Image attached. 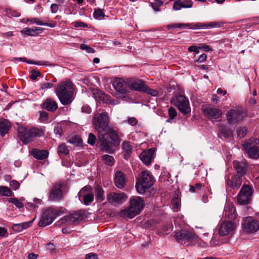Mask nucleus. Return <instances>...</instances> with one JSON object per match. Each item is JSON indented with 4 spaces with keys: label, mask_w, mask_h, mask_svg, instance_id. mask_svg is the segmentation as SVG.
<instances>
[{
    "label": "nucleus",
    "mask_w": 259,
    "mask_h": 259,
    "mask_svg": "<svg viewBox=\"0 0 259 259\" xmlns=\"http://www.w3.org/2000/svg\"><path fill=\"white\" fill-rule=\"evenodd\" d=\"M109 117L107 112L95 115L93 124L98 133L97 144L102 151L110 154L115 152L113 147L119 145L122 134L118 129L109 126Z\"/></svg>",
    "instance_id": "f257e3e1"
},
{
    "label": "nucleus",
    "mask_w": 259,
    "mask_h": 259,
    "mask_svg": "<svg viewBox=\"0 0 259 259\" xmlns=\"http://www.w3.org/2000/svg\"><path fill=\"white\" fill-rule=\"evenodd\" d=\"M56 94L63 105H67L73 100V84L71 81L62 82L56 89Z\"/></svg>",
    "instance_id": "f03ea898"
},
{
    "label": "nucleus",
    "mask_w": 259,
    "mask_h": 259,
    "mask_svg": "<svg viewBox=\"0 0 259 259\" xmlns=\"http://www.w3.org/2000/svg\"><path fill=\"white\" fill-rule=\"evenodd\" d=\"M144 207V200L139 196H132L130 199V206L120 211L121 217L132 219L140 213Z\"/></svg>",
    "instance_id": "7ed1b4c3"
},
{
    "label": "nucleus",
    "mask_w": 259,
    "mask_h": 259,
    "mask_svg": "<svg viewBox=\"0 0 259 259\" xmlns=\"http://www.w3.org/2000/svg\"><path fill=\"white\" fill-rule=\"evenodd\" d=\"M44 134L41 129L36 127L27 129L23 126H20L17 132L19 139L24 144L31 142L35 138L41 137Z\"/></svg>",
    "instance_id": "20e7f679"
},
{
    "label": "nucleus",
    "mask_w": 259,
    "mask_h": 259,
    "mask_svg": "<svg viewBox=\"0 0 259 259\" xmlns=\"http://www.w3.org/2000/svg\"><path fill=\"white\" fill-rule=\"evenodd\" d=\"M154 183L152 175L148 171H143L139 174L136 188L140 194H144L146 189L150 188Z\"/></svg>",
    "instance_id": "39448f33"
},
{
    "label": "nucleus",
    "mask_w": 259,
    "mask_h": 259,
    "mask_svg": "<svg viewBox=\"0 0 259 259\" xmlns=\"http://www.w3.org/2000/svg\"><path fill=\"white\" fill-rule=\"evenodd\" d=\"M170 102L182 114L187 115L190 113L191 108L189 101L185 96L180 94L176 95L170 99Z\"/></svg>",
    "instance_id": "423d86ee"
},
{
    "label": "nucleus",
    "mask_w": 259,
    "mask_h": 259,
    "mask_svg": "<svg viewBox=\"0 0 259 259\" xmlns=\"http://www.w3.org/2000/svg\"><path fill=\"white\" fill-rule=\"evenodd\" d=\"M244 151L250 158L257 159L259 157V139L252 138L242 145Z\"/></svg>",
    "instance_id": "0eeeda50"
},
{
    "label": "nucleus",
    "mask_w": 259,
    "mask_h": 259,
    "mask_svg": "<svg viewBox=\"0 0 259 259\" xmlns=\"http://www.w3.org/2000/svg\"><path fill=\"white\" fill-rule=\"evenodd\" d=\"M62 213L61 210L49 207L44 211L38 223L40 227H46L52 224L55 219Z\"/></svg>",
    "instance_id": "6e6552de"
},
{
    "label": "nucleus",
    "mask_w": 259,
    "mask_h": 259,
    "mask_svg": "<svg viewBox=\"0 0 259 259\" xmlns=\"http://www.w3.org/2000/svg\"><path fill=\"white\" fill-rule=\"evenodd\" d=\"M65 186L63 182L55 183L49 192V200L53 202H59L63 199L62 189Z\"/></svg>",
    "instance_id": "1a4fd4ad"
},
{
    "label": "nucleus",
    "mask_w": 259,
    "mask_h": 259,
    "mask_svg": "<svg viewBox=\"0 0 259 259\" xmlns=\"http://www.w3.org/2000/svg\"><path fill=\"white\" fill-rule=\"evenodd\" d=\"M175 236L177 241L183 245H188L189 242L197 238L194 233L187 230L176 232Z\"/></svg>",
    "instance_id": "9d476101"
},
{
    "label": "nucleus",
    "mask_w": 259,
    "mask_h": 259,
    "mask_svg": "<svg viewBox=\"0 0 259 259\" xmlns=\"http://www.w3.org/2000/svg\"><path fill=\"white\" fill-rule=\"evenodd\" d=\"M252 194V189L247 185H243L237 196V202L239 204L249 203Z\"/></svg>",
    "instance_id": "9b49d317"
},
{
    "label": "nucleus",
    "mask_w": 259,
    "mask_h": 259,
    "mask_svg": "<svg viewBox=\"0 0 259 259\" xmlns=\"http://www.w3.org/2000/svg\"><path fill=\"white\" fill-rule=\"evenodd\" d=\"M87 211L84 209L79 210L64 216L62 218V220L67 222L69 224H74L84 220L87 218Z\"/></svg>",
    "instance_id": "f8f14e48"
},
{
    "label": "nucleus",
    "mask_w": 259,
    "mask_h": 259,
    "mask_svg": "<svg viewBox=\"0 0 259 259\" xmlns=\"http://www.w3.org/2000/svg\"><path fill=\"white\" fill-rule=\"evenodd\" d=\"M228 122L230 124L237 123L245 116V113L238 109H231L226 114Z\"/></svg>",
    "instance_id": "ddd939ff"
},
{
    "label": "nucleus",
    "mask_w": 259,
    "mask_h": 259,
    "mask_svg": "<svg viewBox=\"0 0 259 259\" xmlns=\"http://www.w3.org/2000/svg\"><path fill=\"white\" fill-rule=\"evenodd\" d=\"M127 198V197L124 193H116L115 192L109 193L107 197L108 202L113 205L123 203Z\"/></svg>",
    "instance_id": "4468645a"
},
{
    "label": "nucleus",
    "mask_w": 259,
    "mask_h": 259,
    "mask_svg": "<svg viewBox=\"0 0 259 259\" xmlns=\"http://www.w3.org/2000/svg\"><path fill=\"white\" fill-rule=\"evenodd\" d=\"M203 112L205 116L211 120L217 119L222 115V111L221 109L211 106L203 108Z\"/></svg>",
    "instance_id": "2eb2a0df"
},
{
    "label": "nucleus",
    "mask_w": 259,
    "mask_h": 259,
    "mask_svg": "<svg viewBox=\"0 0 259 259\" xmlns=\"http://www.w3.org/2000/svg\"><path fill=\"white\" fill-rule=\"evenodd\" d=\"M243 226L248 233H254L259 230V221L251 217L247 218Z\"/></svg>",
    "instance_id": "dca6fc26"
},
{
    "label": "nucleus",
    "mask_w": 259,
    "mask_h": 259,
    "mask_svg": "<svg viewBox=\"0 0 259 259\" xmlns=\"http://www.w3.org/2000/svg\"><path fill=\"white\" fill-rule=\"evenodd\" d=\"M112 86L120 94H125L128 92V81L125 82L122 79L115 78L112 82Z\"/></svg>",
    "instance_id": "f3484780"
},
{
    "label": "nucleus",
    "mask_w": 259,
    "mask_h": 259,
    "mask_svg": "<svg viewBox=\"0 0 259 259\" xmlns=\"http://www.w3.org/2000/svg\"><path fill=\"white\" fill-rule=\"evenodd\" d=\"M242 178L239 175H234L232 176L231 179H230L229 176H226V184L231 188L238 189L240 187L242 184Z\"/></svg>",
    "instance_id": "a211bd4d"
},
{
    "label": "nucleus",
    "mask_w": 259,
    "mask_h": 259,
    "mask_svg": "<svg viewBox=\"0 0 259 259\" xmlns=\"http://www.w3.org/2000/svg\"><path fill=\"white\" fill-rule=\"evenodd\" d=\"M236 227L235 224L232 221L223 222L219 229L220 236H223L231 233Z\"/></svg>",
    "instance_id": "6ab92c4d"
},
{
    "label": "nucleus",
    "mask_w": 259,
    "mask_h": 259,
    "mask_svg": "<svg viewBox=\"0 0 259 259\" xmlns=\"http://www.w3.org/2000/svg\"><path fill=\"white\" fill-rule=\"evenodd\" d=\"M90 186H86L81 189L78 193L79 199H80L81 197H83V202L85 205H89L94 200V194L92 193L85 194L86 192L90 191Z\"/></svg>",
    "instance_id": "aec40b11"
},
{
    "label": "nucleus",
    "mask_w": 259,
    "mask_h": 259,
    "mask_svg": "<svg viewBox=\"0 0 259 259\" xmlns=\"http://www.w3.org/2000/svg\"><path fill=\"white\" fill-rule=\"evenodd\" d=\"M155 151L154 148L143 151L139 155L140 159L145 164L149 165L154 158Z\"/></svg>",
    "instance_id": "412c9836"
},
{
    "label": "nucleus",
    "mask_w": 259,
    "mask_h": 259,
    "mask_svg": "<svg viewBox=\"0 0 259 259\" xmlns=\"http://www.w3.org/2000/svg\"><path fill=\"white\" fill-rule=\"evenodd\" d=\"M146 84L141 80L128 81V88L131 90L144 92Z\"/></svg>",
    "instance_id": "4be33fe9"
},
{
    "label": "nucleus",
    "mask_w": 259,
    "mask_h": 259,
    "mask_svg": "<svg viewBox=\"0 0 259 259\" xmlns=\"http://www.w3.org/2000/svg\"><path fill=\"white\" fill-rule=\"evenodd\" d=\"M224 23L221 22H210L208 23H197L193 25L190 27L192 29H204L205 28H217L223 26Z\"/></svg>",
    "instance_id": "5701e85b"
},
{
    "label": "nucleus",
    "mask_w": 259,
    "mask_h": 259,
    "mask_svg": "<svg viewBox=\"0 0 259 259\" xmlns=\"http://www.w3.org/2000/svg\"><path fill=\"white\" fill-rule=\"evenodd\" d=\"M224 216L230 220H234L237 215L235 207L233 203H227L224 209Z\"/></svg>",
    "instance_id": "b1692460"
},
{
    "label": "nucleus",
    "mask_w": 259,
    "mask_h": 259,
    "mask_svg": "<svg viewBox=\"0 0 259 259\" xmlns=\"http://www.w3.org/2000/svg\"><path fill=\"white\" fill-rule=\"evenodd\" d=\"M42 108L54 112L58 108L57 103L51 98H47L41 105Z\"/></svg>",
    "instance_id": "393cba45"
},
{
    "label": "nucleus",
    "mask_w": 259,
    "mask_h": 259,
    "mask_svg": "<svg viewBox=\"0 0 259 259\" xmlns=\"http://www.w3.org/2000/svg\"><path fill=\"white\" fill-rule=\"evenodd\" d=\"M233 167L237 172L236 175H239L242 177L246 174L247 168L246 163L239 161L233 162Z\"/></svg>",
    "instance_id": "a878e982"
},
{
    "label": "nucleus",
    "mask_w": 259,
    "mask_h": 259,
    "mask_svg": "<svg viewBox=\"0 0 259 259\" xmlns=\"http://www.w3.org/2000/svg\"><path fill=\"white\" fill-rule=\"evenodd\" d=\"M192 6L193 2L191 0H177L174 3L173 9L178 11L181 8H191Z\"/></svg>",
    "instance_id": "bb28decb"
},
{
    "label": "nucleus",
    "mask_w": 259,
    "mask_h": 259,
    "mask_svg": "<svg viewBox=\"0 0 259 259\" xmlns=\"http://www.w3.org/2000/svg\"><path fill=\"white\" fill-rule=\"evenodd\" d=\"M114 183L115 186L119 189H122L125 186V178L124 174L121 171L115 173Z\"/></svg>",
    "instance_id": "cd10ccee"
},
{
    "label": "nucleus",
    "mask_w": 259,
    "mask_h": 259,
    "mask_svg": "<svg viewBox=\"0 0 259 259\" xmlns=\"http://www.w3.org/2000/svg\"><path fill=\"white\" fill-rule=\"evenodd\" d=\"M32 155L36 159L44 160L49 156V152L46 150L33 149L31 151Z\"/></svg>",
    "instance_id": "c85d7f7f"
},
{
    "label": "nucleus",
    "mask_w": 259,
    "mask_h": 259,
    "mask_svg": "<svg viewBox=\"0 0 259 259\" xmlns=\"http://www.w3.org/2000/svg\"><path fill=\"white\" fill-rule=\"evenodd\" d=\"M122 148L124 152L123 158L125 160H128L132 153L133 147L130 142L124 141L122 143Z\"/></svg>",
    "instance_id": "c756f323"
},
{
    "label": "nucleus",
    "mask_w": 259,
    "mask_h": 259,
    "mask_svg": "<svg viewBox=\"0 0 259 259\" xmlns=\"http://www.w3.org/2000/svg\"><path fill=\"white\" fill-rule=\"evenodd\" d=\"M32 222L33 221H30L22 223L13 224L12 226V228L15 232H21L31 226Z\"/></svg>",
    "instance_id": "7c9ffc66"
},
{
    "label": "nucleus",
    "mask_w": 259,
    "mask_h": 259,
    "mask_svg": "<svg viewBox=\"0 0 259 259\" xmlns=\"http://www.w3.org/2000/svg\"><path fill=\"white\" fill-rule=\"evenodd\" d=\"M10 129V125L8 121L5 119L0 120V135L4 137L5 134L8 133Z\"/></svg>",
    "instance_id": "2f4dec72"
},
{
    "label": "nucleus",
    "mask_w": 259,
    "mask_h": 259,
    "mask_svg": "<svg viewBox=\"0 0 259 259\" xmlns=\"http://www.w3.org/2000/svg\"><path fill=\"white\" fill-rule=\"evenodd\" d=\"M93 95L94 98L99 101H104L107 97V95L103 91L98 90L94 91Z\"/></svg>",
    "instance_id": "473e14b6"
},
{
    "label": "nucleus",
    "mask_w": 259,
    "mask_h": 259,
    "mask_svg": "<svg viewBox=\"0 0 259 259\" xmlns=\"http://www.w3.org/2000/svg\"><path fill=\"white\" fill-rule=\"evenodd\" d=\"M58 153L61 158L69 153V150L65 144H62L58 146Z\"/></svg>",
    "instance_id": "72a5a7b5"
},
{
    "label": "nucleus",
    "mask_w": 259,
    "mask_h": 259,
    "mask_svg": "<svg viewBox=\"0 0 259 259\" xmlns=\"http://www.w3.org/2000/svg\"><path fill=\"white\" fill-rule=\"evenodd\" d=\"M102 160L104 161V163L108 166H112L115 163V160L112 156L107 154L103 155L102 156Z\"/></svg>",
    "instance_id": "f704fd0d"
},
{
    "label": "nucleus",
    "mask_w": 259,
    "mask_h": 259,
    "mask_svg": "<svg viewBox=\"0 0 259 259\" xmlns=\"http://www.w3.org/2000/svg\"><path fill=\"white\" fill-rule=\"evenodd\" d=\"M95 197L98 201L101 202L104 199V191L100 187H96L95 189Z\"/></svg>",
    "instance_id": "c9c22d12"
},
{
    "label": "nucleus",
    "mask_w": 259,
    "mask_h": 259,
    "mask_svg": "<svg viewBox=\"0 0 259 259\" xmlns=\"http://www.w3.org/2000/svg\"><path fill=\"white\" fill-rule=\"evenodd\" d=\"M0 195L4 196H12L13 195V193L8 187L1 186Z\"/></svg>",
    "instance_id": "e433bc0d"
},
{
    "label": "nucleus",
    "mask_w": 259,
    "mask_h": 259,
    "mask_svg": "<svg viewBox=\"0 0 259 259\" xmlns=\"http://www.w3.org/2000/svg\"><path fill=\"white\" fill-rule=\"evenodd\" d=\"M168 114L169 119L166 120V122H169L177 116V112L173 107H170L168 108Z\"/></svg>",
    "instance_id": "4c0bfd02"
},
{
    "label": "nucleus",
    "mask_w": 259,
    "mask_h": 259,
    "mask_svg": "<svg viewBox=\"0 0 259 259\" xmlns=\"http://www.w3.org/2000/svg\"><path fill=\"white\" fill-rule=\"evenodd\" d=\"M221 135L225 138H228L232 136L231 130L229 127H222L220 130Z\"/></svg>",
    "instance_id": "58836bf2"
},
{
    "label": "nucleus",
    "mask_w": 259,
    "mask_h": 259,
    "mask_svg": "<svg viewBox=\"0 0 259 259\" xmlns=\"http://www.w3.org/2000/svg\"><path fill=\"white\" fill-rule=\"evenodd\" d=\"M21 32L27 35L30 36H33L36 34V33H35V30H34L33 28H31L28 27L24 28L21 31Z\"/></svg>",
    "instance_id": "ea45409f"
},
{
    "label": "nucleus",
    "mask_w": 259,
    "mask_h": 259,
    "mask_svg": "<svg viewBox=\"0 0 259 259\" xmlns=\"http://www.w3.org/2000/svg\"><path fill=\"white\" fill-rule=\"evenodd\" d=\"M162 5L163 2L160 0H155L153 3H151V7L153 9V10L156 12L160 11L159 8Z\"/></svg>",
    "instance_id": "a19ab883"
},
{
    "label": "nucleus",
    "mask_w": 259,
    "mask_h": 259,
    "mask_svg": "<svg viewBox=\"0 0 259 259\" xmlns=\"http://www.w3.org/2000/svg\"><path fill=\"white\" fill-rule=\"evenodd\" d=\"M25 62H26L28 64H35L37 65H44V66H51V63H49L47 61H35L33 60H27L26 61H25Z\"/></svg>",
    "instance_id": "79ce46f5"
},
{
    "label": "nucleus",
    "mask_w": 259,
    "mask_h": 259,
    "mask_svg": "<svg viewBox=\"0 0 259 259\" xmlns=\"http://www.w3.org/2000/svg\"><path fill=\"white\" fill-rule=\"evenodd\" d=\"M193 24L191 23H174L171 24L172 28H185L186 27H190L193 26Z\"/></svg>",
    "instance_id": "37998d69"
},
{
    "label": "nucleus",
    "mask_w": 259,
    "mask_h": 259,
    "mask_svg": "<svg viewBox=\"0 0 259 259\" xmlns=\"http://www.w3.org/2000/svg\"><path fill=\"white\" fill-rule=\"evenodd\" d=\"M39 119L41 122H47L49 120V114L48 113L44 111H40L39 112Z\"/></svg>",
    "instance_id": "c03bdc74"
},
{
    "label": "nucleus",
    "mask_w": 259,
    "mask_h": 259,
    "mask_svg": "<svg viewBox=\"0 0 259 259\" xmlns=\"http://www.w3.org/2000/svg\"><path fill=\"white\" fill-rule=\"evenodd\" d=\"M144 93H146L153 97L157 96L158 94V91L157 90L151 89L147 85H146Z\"/></svg>",
    "instance_id": "a18cd8bd"
},
{
    "label": "nucleus",
    "mask_w": 259,
    "mask_h": 259,
    "mask_svg": "<svg viewBox=\"0 0 259 259\" xmlns=\"http://www.w3.org/2000/svg\"><path fill=\"white\" fill-rule=\"evenodd\" d=\"M247 131L245 127H239L237 130V135L240 138H243L246 135Z\"/></svg>",
    "instance_id": "49530a36"
},
{
    "label": "nucleus",
    "mask_w": 259,
    "mask_h": 259,
    "mask_svg": "<svg viewBox=\"0 0 259 259\" xmlns=\"http://www.w3.org/2000/svg\"><path fill=\"white\" fill-rule=\"evenodd\" d=\"M68 142L72 144H81L82 142V140L78 136H74L68 140Z\"/></svg>",
    "instance_id": "de8ad7c7"
},
{
    "label": "nucleus",
    "mask_w": 259,
    "mask_h": 259,
    "mask_svg": "<svg viewBox=\"0 0 259 259\" xmlns=\"http://www.w3.org/2000/svg\"><path fill=\"white\" fill-rule=\"evenodd\" d=\"M9 202L13 203L19 208H21L23 207V204L22 202L20 201L17 198H11L9 199Z\"/></svg>",
    "instance_id": "09e8293b"
},
{
    "label": "nucleus",
    "mask_w": 259,
    "mask_h": 259,
    "mask_svg": "<svg viewBox=\"0 0 259 259\" xmlns=\"http://www.w3.org/2000/svg\"><path fill=\"white\" fill-rule=\"evenodd\" d=\"M97 138L96 136L92 133L89 134L88 139V143L91 146H94L95 144Z\"/></svg>",
    "instance_id": "8fccbe9b"
},
{
    "label": "nucleus",
    "mask_w": 259,
    "mask_h": 259,
    "mask_svg": "<svg viewBox=\"0 0 259 259\" xmlns=\"http://www.w3.org/2000/svg\"><path fill=\"white\" fill-rule=\"evenodd\" d=\"M93 16L96 19H100L101 17H104L105 14L101 9H99L94 11Z\"/></svg>",
    "instance_id": "3c124183"
},
{
    "label": "nucleus",
    "mask_w": 259,
    "mask_h": 259,
    "mask_svg": "<svg viewBox=\"0 0 259 259\" xmlns=\"http://www.w3.org/2000/svg\"><path fill=\"white\" fill-rule=\"evenodd\" d=\"M203 186L200 183H197L195 186L190 185L189 191L191 192H196L200 190Z\"/></svg>",
    "instance_id": "603ef678"
},
{
    "label": "nucleus",
    "mask_w": 259,
    "mask_h": 259,
    "mask_svg": "<svg viewBox=\"0 0 259 259\" xmlns=\"http://www.w3.org/2000/svg\"><path fill=\"white\" fill-rule=\"evenodd\" d=\"M171 204L174 209H178L180 207L179 199L178 197H175L171 200Z\"/></svg>",
    "instance_id": "864d4df0"
},
{
    "label": "nucleus",
    "mask_w": 259,
    "mask_h": 259,
    "mask_svg": "<svg viewBox=\"0 0 259 259\" xmlns=\"http://www.w3.org/2000/svg\"><path fill=\"white\" fill-rule=\"evenodd\" d=\"M31 74L30 75V78L32 80H35L36 79L37 77L38 76H39L41 75V73L39 71H37L35 69H33L31 72Z\"/></svg>",
    "instance_id": "5fc2aeb1"
},
{
    "label": "nucleus",
    "mask_w": 259,
    "mask_h": 259,
    "mask_svg": "<svg viewBox=\"0 0 259 259\" xmlns=\"http://www.w3.org/2000/svg\"><path fill=\"white\" fill-rule=\"evenodd\" d=\"M80 49L86 50L87 52L89 53H94L95 52V50L93 48L85 44H81L80 45Z\"/></svg>",
    "instance_id": "6e6d98bb"
},
{
    "label": "nucleus",
    "mask_w": 259,
    "mask_h": 259,
    "mask_svg": "<svg viewBox=\"0 0 259 259\" xmlns=\"http://www.w3.org/2000/svg\"><path fill=\"white\" fill-rule=\"evenodd\" d=\"M10 186L14 190H16L20 187V184L15 180H13L10 183Z\"/></svg>",
    "instance_id": "4d7b16f0"
},
{
    "label": "nucleus",
    "mask_w": 259,
    "mask_h": 259,
    "mask_svg": "<svg viewBox=\"0 0 259 259\" xmlns=\"http://www.w3.org/2000/svg\"><path fill=\"white\" fill-rule=\"evenodd\" d=\"M54 84L51 82H43L40 84V88L41 89H48L52 88L53 87Z\"/></svg>",
    "instance_id": "13d9d810"
},
{
    "label": "nucleus",
    "mask_w": 259,
    "mask_h": 259,
    "mask_svg": "<svg viewBox=\"0 0 259 259\" xmlns=\"http://www.w3.org/2000/svg\"><path fill=\"white\" fill-rule=\"evenodd\" d=\"M8 236L7 230L4 227H0V237L4 238Z\"/></svg>",
    "instance_id": "bf43d9fd"
},
{
    "label": "nucleus",
    "mask_w": 259,
    "mask_h": 259,
    "mask_svg": "<svg viewBox=\"0 0 259 259\" xmlns=\"http://www.w3.org/2000/svg\"><path fill=\"white\" fill-rule=\"evenodd\" d=\"M74 24L75 27H84V28L88 27V24L83 22L76 21V22H74Z\"/></svg>",
    "instance_id": "052dcab7"
},
{
    "label": "nucleus",
    "mask_w": 259,
    "mask_h": 259,
    "mask_svg": "<svg viewBox=\"0 0 259 259\" xmlns=\"http://www.w3.org/2000/svg\"><path fill=\"white\" fill-rule=\"evenodd\" d=\"M27 21L31 23H36V24L39 25H42V24H44L42 22L39 21L38 19L35 18L28 19L27 20Z\"/></svg>",
    "instance_id": "680f3d73"
},
{
    "label": "nucleus",
    "mask_w": 259,
    "mask_h": 259,
    "mask_svg": "<svg viewBox=\"0 0 259 259\" xmlns=\"http://www.w3.org/2000/svg\"><path fill=\"white\" fill-rule=\"evenodd\" d=\"M127 122L132 126H135L137 124L138 120L135 117H129L127 119Z\"/></svg>",
    "instance_id": "e2e57ef3"
},
{
    "label": "nucleus",
    "mask_w": 259,
    "mask_h": 259,
    "mask_svg": "<svg viewBox=\"0 0 259 259\" xmlns=\"http://www.w3.org/2000/svg\"><path fill=\"white\" fill-rule=\"evenodd\" d=\"M188 51L190 52H195L196 54H198L199 51V48H198L196 46H191L188 48Z\"/></svg>",
    "instance_id": "0e129e2a"
},
{
    "label": "nucleus",
    "mask_w": 259,
    "mask_h": 259,
    "mask_svg": "<svg viewBox=\"0 0 259 259\" xmlns=\"http://www.w3.org/2000/svg\"><path fill=\"white\" fill-rule=\"evenodd\" d=\"M62 129L61 126H57L54 127V133L56 135H58L60 136L62 134Z\"/></svg>",
    "instance_id": "69168bd1"
},
{
    "label": "nucleus",
    "mask_w": 259,
    "mask_h": 259,
    "mask_svg": "<svg viewBox=\"0 0 259 259\" xmlns=\"http://www.w3.org/2000/svg\"><path fill=\"white\" fill-rule=\"evenodd\" d=\"M172 225L171 224H167L165 227H164L163 229V231L168 234L170 231L172 230Z\"/></svg>",
    "instance_id": "338daca9"
},
{
    "label": "nucleus",
    "mask_w": 259,
    "mask_h": 259,
    "mask_svg": "<svg viewBox=\"0 0 259 259\" xmlns=\"http://www.w3.org/2000/svg\"><path fill=\"white\" fill-rule=\"evenodd\" d=\"M85 259H98V256L96 254L91 253L86 254Z\"/></svg>",
    "instance_id": "774afa93"
}]
</instances>
